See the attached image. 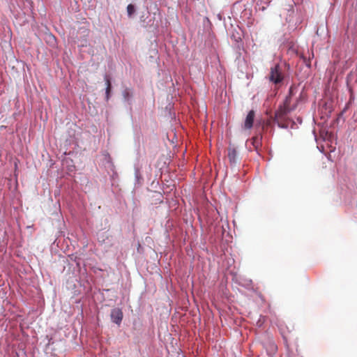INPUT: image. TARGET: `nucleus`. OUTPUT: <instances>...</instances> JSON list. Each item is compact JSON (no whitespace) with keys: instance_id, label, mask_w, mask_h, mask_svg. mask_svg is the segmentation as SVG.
Returning <instances> with one entry per match:
<instances>
[{"instance_id":"9","label":"nucleus","mask_w":357,"mask_h":357,"mask_svg":"<svg viewBox=\"0 0 357 357\" xmlns=\"http://www.w3.org/2000/svg\"><path fill=\"white\" fill-rule=\"evenodd\" d=\"M105 81L106 84V91H105V95H106V100H108L110 97V92L112 89V84L109 79V77L108 75L105 76Z\"/></svg>"},{"instance_id":"3","label":"nucleus","mask_w":357,"mask_h":357,"mask_svg":"<svg viewBox=\"0 0 357 357\" xmlns=\"http://www.w3.org/2000/svg\"><path fill=\"white\" fill-rule=\"evenodd\" d=\"M123 312L120 308H114L111 311V319L117 325H120L123 319Z\"/></svg>"},{"instance_id":"8","label":"nucleus","mask_w":357,"mask_h":357,"mask_svg":"<svg viewBox=\"0 0 357 357\" xmlns=\"http://www.w3.org/2000/svg\"><path fill=\"white\" fill-rule=\"evenodd\" d=\"M261 135L255 136L252 138V144L256 151H258L261 145Z\"/></svg>"},{"instance_id":"10","label":"nucleus","mask_w":357,"mask_h":357,"mask_svg":"<svg viewBox=\"0 0 357 357\" xmlns=\"http://www.w3.org/2000/svg\"><path fill=\"white\" fill-rule=\"evenodd\" d=\"M127 12H128V15L131 16L133 14V13L135 12L134 6L132 4H129L127 6Z\"/></svg>"},{"instance_id":"5","label":"nucleus","mask_w":357,"mask_h":357,"mask_svg":"<svg viewBox=\"0 0 357 357\" xmlns=\"http://www.w3.org/2000/svg\"><path fill=\"white\" fill-rule=\"evenodd\" d=\"M255 113L254 110H250L244 122V128L245 129H250L253 126L254 119H255Z\"/></svg>"},{"instance_id":"4","label":"nucleus","mask_w":357,"mask_h":357,"mask_svg":"<svg viewBox=\"0 0 357 357\" xmlns=\"http://www.w3.org/2000/svg\"><path fill=\"white\" fill-rule=\"evenodd\" d=\"M228 158L231 164H235L238 160V153L234 146H229L228 148Z\"/></svg>"},{"instance_id":"1","label":"nucleus","mask_w":357,"mask_h":357,"mask_svg":"<svg viewBox=\"0 0 357 357\" xmlns=\"http://www.w3.org/2000/svg\"><path fill=\"white\" fill-rule=\"evenodd\" d=\"M291 95L286 97L283 104L280 105L278 110L275 112V116L278 118H282L291 111L294 110L296 105L291 107Z\"/></svg>"},{"instance_id":"2","label":"nucleus","mask_w":357,"mask_h":357,"mask_svg":"<svg viewBox=\"0 0 357 357\" xmlns=\"http://www.w3.org/2000/svg\"><path fill=\"white\" fill-rule=\"evenodd\" d=\"M268 79L270 82L275 84L282 82L284 76L279 64H276L271 68Z\"/></svg>"},{"instance_id":"6","label":"nucleus","mask_w":357,"mask_h":357,"mask_svg":"<svg viewBox=\"0 0 357 357\" xmlns=\"http://www.w3.org/2000/svg\"><path fill=\"white\" fill-rule=\"evenodd\" d=\"M122 96L123 97V99L126 102H128L129 104L131 103V100L133 97V92L131 89L126 88L122 91Z\"/></svg>"},{"instance_id":"7","label":"nucleus","mask_w":357,"mask_h":357,"mask_svg":"<svg viewBox=\"0 0 357 357\" xmlns=\"http://www.w3.org/2000/svg\"><path fill=\"white\" fill-rule=\"evenodd\" d=\"M278 347L273 342H270L266 345V350L270 356H273L277 351Z\"/></svg>"}]
</instances>
